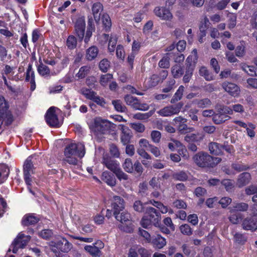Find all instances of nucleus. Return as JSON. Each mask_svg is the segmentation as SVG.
Listing matches in <instances>:
<instances>
[{
  "mask_svg": "<svg viewBox=\"0 0 257 257\" xmlns=\"http://www.w3.org/2000/svg\"><path fill=\"white\" fill-rule=\"evenodd\" d=\"M39 218L37 216L34 214L25 215L22 220V224L24 225H29L34 224L38 222Z\"/></svg>",
  "mask_w": 257,
  "mask_h": 257,
  "instance_id": "obj_27",
  "label": "nucleus"
},
{
  "mask_svg": "<svg viewBox=\"0 0 257 257\" xmlns=\"http://www.w3.org/2000/svg\"><path fill=\"white\" fill-rule=\"evenodd\" d=\"M242 227L245 230H256L257 229V214L245 218L242 221Z\"/></svg>",
  "mask_w": 257,
  "mask_h": 257,
  "instance_id": "obj_12",
  "label": "nucleus"
},
{
  "mask_svg": "<svg viewBox=\"0 0 257 257\" xmlns=\"http://www.w3.org/2000/svg\"><path fill=\"white\" fill-rule=\"evenodd\" d=\"M111 206L113 209L114 215L119 213L124 208V200L120 196H114L113 197Z\"/></svg>",
  "mask_w": 257,
  "mask_h": 257,
  "instance_id": "obj_17",
  "label": "nucleus"
},
{
  "mask_svg": "<svg viewBox=\"0 0 257 257\" xmlns=\"http://www.w3.org/2000/svg\"><path fill=\"white\" fill-rule=\"evenodd\" d=\"M139 148H142L145 150H148L152 144L149 143V142L145 139H141L139 142Z\"/></svg>",
  "mask_w": 257,
  "mask_h": 257,
  "instance_id": "obj_63",
  "label": "nucleus"
},
{
  "mask_svg": "<svg viewBox=\"0 0 257 257\" xmlns=\"http://www.w3.org/2000/svg\"><path fill=\"white\" fill-rule=\"evenodd\" d=\"M112 78V75L109 73H107L104 75H101L100 79V83L101 85L105 86H106L109 81Z\"/></svg>",
  "mask_w": 257,
  "mask_h": 257,
  "instance_id": "obj_55",
  "label": "nucleus"
},
{
  "mask_svg": "<svg viewBox=\"0 0 257 257\" xmlns=\"http://www.w3.org/2000/svg\"><path fill=\"white\" fill-rule=\"evenodd\" d=\"M74 24L75 33L81 41L84 38L85 30V17L82 16H77L75 20H73Z\"/></svg>",
  "mask_w": 257,
  "mask_h": 257,
  "instance_id": "obj_6",
  "label": "nucleus"
},
{
  "mask_svg": "<svg viewBox=\"0 0 257 257\" xmlns=\"http://www.w3.org/2000/svg\"><path fill=\"white\" fill-rule=\"evenodd\" d=\"M230 118V117L224 114L219 108H217V113L214 112L212 120L214 123L219 124Z\"/></svg>",
  "mask_w": 257,
  "mask_h": 257,
  "instance_id": "obj_20",
  "label": "nucleus"
},
{
  "mask_svg": "<svg viewBox=\"0 0 257 257\" xmlns=\"http://www.w3.org/2000/svg\"><path fill=\"white\" fill-rule=\"evenodd\" d=\"M90 70V67L88 66H84L81 67L78 72L76 74V77L78 79L84 78L88 73Z\"/></svg>",
  "mask_w": 257,
  "mask_h": 257,
  "instance_id": "obj_40",
  "label": "nucleus"
},
{
  "mask_svg": "<svg viewBox=\"0 0 257 257\" xmlns=\"http://www.w3.org/2000/svg\"><path fill=\"white\" fill-rule=\"evenodd\" d=\"M193 102L196 104L198 107L202 108L209 107L212 104L211 100L207 98L201 99H195Z\"/></svg>",
  "mask_w": 257,
  "mask_h": 257,
  "instance_id": "obj_34",
  "label": "nucleus"
},
{
  "mask_svg": "<svg viewBox=\"0 0 257 257\" xmlns=\"http://www.w3.org/2000/svg\"><path fill=\"white\" fill-rule=\"evenodd\" d=\"M77 44V41L75 36L73 35H70L68 36L66 42V45L69 49H74L76 47Z\"/></svg>",
  "mask_w": 257,
  "mask_h": 257,
  "instance_id": "obj_47",
  "label": "nucleus"
},
{
  "mask_svg": "<svg viewBox=\"0 0 257 257\" xmlns=\"http://www.w3.org/2000/svg\"><path fill=\"white\" fill-rule=\"evenodd\" d=\"M112 103L115 109L119 112H124L125 110V107L122 104L121 102L118 100H115L112 101Z\"/></svg>",
  "mask_w": 257,
  "mask_h": 257,
  "instance_id": "obj_56",
  "label": "nucleus"
},
{
  "mask_svg": "<svg viewBox=\"0 0 257 257\" xmlns=\"http://www.w3.org/2000/svg\"><path fill=\"white\" fill-rule=\"evenodd\" d=\"M221 183L227 192H231L234 186V181L233 180L224 179Z\"/></svg>",
  "mask_w": 257,
  "mask_h": 257,
  "instance_id": "obj_42",
  "label": "nucleus"
},
{
  "mask_svg": "<svg viewBox=\"0 0 257 257\" xmlns=\"http://www.w3.org/2000/svg\"><path fill=\"white\" fill-rule=\"evenodd\" d=\"M193 159L196 165L200 167H213L221 161V158L212 157L204 152L198 153Z\"/></svg>",
  "mask_w": 257,
  "mask_h": 257,
  "instance_id": "obj_2",
  "label": "nucleus"
},
{
  "mask_svg": "<svg viewBox=\"0 0 257 257\" xmlns=\"http://www.w3.org/2000/svg\"><path fill=\"white\" fill-rule=\"evenodd\" d=\"M145 215H147L148 218L152 219V220L154 222L159 217L160 213L154 208L149 207L147 208Z\"/></svg>",
  "mask_w": 257,
  "mask_h": 257,
  "instance_id": "obj_32",
  "label": "nucleus"
},
{
  "mask_svg": "<svg viewBox=\"0 0 257 257\" xmlns=\"http://www.w3.org/2000/svg\"><path fill=\"white\" fill-rule=\"evenodd\" d=\"M55 109V107L54 106L49 108L46 112L45 119L47 123L50 126L57 127L59 126V121Z\"/></svg>",
  "mask_w": 257,
  "mask_h": 257,
  "instance_id": "obj_15",
  "label": "nucleus"
},
{
  "mask_svg": "<svg viewBox=\"0 0 257 257\" xmlns=\"http://www.w3.org/2000/svg\"><path fill=\"white\" fill-rule=\"evenodd\" d=\"M171 53L167 54L165 56H164L162 59L159 61V65L161 68H168L170 66V62H169V56H171Z\"/></svg>",
  "mask_w": 257,
  "mask_h": 257,
  "instance_id": "obj_44",
  "label": "nucleus"
},
{
  "mask_svg": "<svg viewBox=\"0 0 257 257\" xmlns=\"http://www.w3.org/2000/svg\"><path fill=\"white\" fill-rule=\"evenodd\" d=\"M151 241L154 246L158 249L163 248L166 244L165 238L159 234H157L156 236L153 237Z\"/></svg>",
  "mask_w": 257,
  "mask_h": 257,
  "instance_id": "obj_26",
  "label": "nucleus"
},
{
  "mask_svg": "<svg viewBox=\"0 0 257 257\" xmlns=\"http://www.w3.org/2000/svg\"><path fill=\"white\" fill-rule=\"evenodd\" d=\"M114 216L116 219L119 221L121 223H128L130 224L131 215L128 212H123L120 215H119V213H117Z\"/></svg>",
  "mask_w": 257,
  "mask_h": 257,
  "instance_id": "obj_31",
  "label": "nucleus"
},
{
  "mask_svg": "<svg viewBox=\"0 0 257 257\" xmlns=\"http://www.w3.org/2000/svg\"><path fill=\"white\" fill-rule=\"evenodd\" d=\"M199 74L203 76L207 81H211L214 79V76L209 73L207 68L205 67H201L199 69Z\"/></svg>",
  "mask_w": 257,
  "mask_h": 257,
  "instance_id": "obj_39",
  "label": "nucleus"
},
{
  "mask_svg": "<svg viewBox=\"0 0 257 257\" xmlns=\"http://www.w3.org/2000/svg\"><path fill=\"white\" fill-rule=\"evenodd\" d=\"M85 153L84 145L82 143H71L64 151V161L71 165H76L77 158H82Z\"/></svg>",
  "mask_w": 257,
  "mask_h": 257,
  "instance_id": "obj_1",
  "label": "nucleus"
},
{
  "mask_svg": "<svg viewBox=\"0 0 257 257\" xmlns=\"http://www.w3.org/2000/svg\"><path fill=\"white\" fill-rule=\"evenodd\" d=\"M173 178L177 180L184 181L187 179L188 176L184 171L175 173L173 175Z\"/></svg>",
  "mask_w": 257,
  "mask_h": 257,
  "instance_id": "obj_54",
  "label": "nucleus"
},
{
  "mask_svg": "<svg viewBox=\"0 0 257 257\" xmlns=\"http://www.w3.org/2000/svg\"><path fill=\"white\" fill-rule=\"evenodd\" d=\"M91 9L94 19L96 23H98L103 9V6L100 3H95L93 4Z\"/></svg>",
  "mask_w": 257,
  "mask_h": 257,
  "instance_id": "obj_22",
  "label": "nucleus"
},
{
  "mask_svg": "<svg viewBox=\"0 0 257 257\" xmlns=\"http://www.w3.org/2000/svg\"><path fill=\"white\" fill-rule=\"evenodd\" d=\"M101 179L108 185L113 187L116 185V179L114 175L110 172L106 171L102 174Z\"/></svg>",
  "mask_w": 257,
  "mask_h": 257,
  "instance_id": "obj_23",
  "label": "nucleus"
},
{
  "mask_svg": "<svg viewBox=\"0 0 257 257\" xmlns=\"http://www.w3.org/2000/svg\"><path fill=\"white\" fill-rule=\"evenodd\" d=\"M153 221L152 219H149L147 215H145L143 217L141 221V224L144 228H148Z\"/></svg>",
  "mask_w": 257,
  "mask_h": 257,
  "instance_id": "obj_64",
  "label": "nucleus"
},
{
  "mask_svg": "<svg viewBox=\"0 0 257 257\" xmlns=\"http://www.w3.org/2000/svg\"><path fill=\"white\" fill-rule=\"evenodd\" d=\"M166 177V174L162 177H154L149 182L150 185L154 189H159L162 190V187L165 184L164 179Z\"/></svg>",
  "mask_w": 257,
  "mask_h": 257,
  "instance_id": "obj_19",
  "label": "nucleus"
},
{
  "mask_svg": "<svg viewBox=\"0 0 257 257\" xmlns=\"http://www.w3.org/2000/svg\"><path fill=\"white\" fill-rule=\"evenodd\" d=\"M209 150L211 154L219 155L222 153L223 146L215 142H212L209 144Z\"/></svg>",
  "mask_w": 257,
  "mask_h": 257,
  "instance_id": "obj_28",
  "label": "nucleus"
},
{
  "mask_svg": "<svg viewBox=\"0 0 257 257\" xmlns=\"http://www.w3.org/2000/svg\"><path fill=\"white\" fill-rule=\"evenodd\" d=\"M117 41V37L116 35L111 34L110 36L108 44V50L109 52H114L116 48V45Z\"/></svg>",
  "mask_w": 257,
  "mask_h": 257,
  "instance_id": "obj_35",
  "label": "nucleus"
},
{
  "mask_svg": "<svg viewBox=\"0 0 257 257\" xmlns=\"http://www.w3.org/2000/svg\"><path fill=\"white\" fill-rule=\"evenodd\" d=\"M102 22L103 26L106 31L109 30L111 26V21L109 15L107 14H104L102 17Z\"/></svg>",
  "mask_w": 257,
  "mask_h": 257,
  "instance_id": "obj_41",
  "label": "nucleus"
},
{
  "mask_svg": "<svg viewBox=\"0 0 257 257\" xmlns=\"http://www.w3.org/2000/svg\"><path fill=\"white\" fill-rule=\"evenodd\" d=\"M152 140L155 143H158L161 138V134L159 131H153L151 134Z\"/></svg>",
  "mask_w": 257,
  "mask_h": 257,
  "instance_id": "obj_62",
  "label": "nucleus"
},
{
  "mask_svg": "<svg viewBox=\"0 0 257 257\" xmlns=\"http://www.w3.org/2000/svg\"><path fill=\"white\" fill-rule=\"evenodd\" d=\"M85 250L89 252L93 257H99L101 254L100 250L95 245H86Z\"/></svg>",
  "mask_w": 257,
  "mask_h": 257,
  "instance_id": "obj_33",
  "label": "nucleus"
},
{
  "mask_svg": "<svg viewBox=\"0 0 257 257\" xmlns=\"http://www.w3.org/2000/svg\"><path fill=\"white\" fill-rule=\"evenodd\" d=\"M198 59L197 51L196 49L193 50L191 52V54L189 55L187 58V61L190 63L189 66L186 69L185 74L183 78V81L184 83H188L193 75V72L194 70L193 67L192 66L191 63H196Z\"/></svg>",
  "mask_w": 257,
  "mask_h": 257,
  "instance_id": "obj_5",
  "label": "nucleus"
},
{
  "mask_svg": "<svg viewBox=\"0 0 257 257\" xmlns=\"http://www.w3.org/2000/svg\"><path fill=\"white\" fill-rule=\"evenodd\" d=\"M124 170L128 173H132L134 170V165L130 158L126 159L122 165Z\"/></svg>",
  "mask_w": 257,
  "mask_h": 257,
  "instance_id": "obj_50",
  "label": "nucleus"
},
{
  "mask_svg": "<svg viewBox=\"0 0 257 257\" xmlns=\"http://www.w3.org/2000/svg\"><path fill=\"white\" fill-rule=\"evenodd\" d=\"M102 163L108 169L113 173L120 167L119 164L117 161L112 160L110 158L103 157Z\"/></svg>",
  "mask_w": 257,
  "mask_h": 257,
  "instance_id": "obj_21",
  "label": "nucleus"
},
{
  "mask_svg": "<svg viewBox=\"0 0 257 257\" xmlns=\"http://www.w3.org/2000/svg\"><path fill=\"white\" fill-rule=\"evenodd\" d=\"M113 173L119 181L127 180L128 179V175L124 173L120 167Z\"/></svg>",
  "mask_w": 257,
  "mask_h": 257,
  "instance_id": "obj_52",
  "label": "nucleus"
},
{
  "mask_svg": "<svg viewBox=\"0 0 257 257\" xmlns=\"http://www.w3.org/2000/svg\"><path fill=\"white\" fill-rule=\"evenodd\" d=\"M144 251L145 249L143 248H139L137 246H134L130 249L128 257H138V251L142 253Z\"/></svg>",
  "mask_w": 257,
  "mask_h": 257,
  "instance_id": "obj_45",
  "label": "nucleus"
},
{
  "mask_svg": "<svg viewBox=\"0 0 257 257\" xmlns=\"http://www.w3.org/2000/svg\"><path fill=\"white\" fill-rule=\"evenodd\" d=\"M247 237L243 233L237 232L233 235V240L236 244L243 245L247 241Z\"/></svg>",
  "mask_w": 257,
  "mask_h": 257,
  "instance_id": "obj_30",
  "label": "nucleus"
},
{
  "mask_svg": "<svg viewBox=\"0 0 257 257\" xmlns=\"http://www.w3.org/2000/svg\"><path fill=\"white\" fill-rule=\"evenodd\" d=\"M49 245L52 251L55 254L60 253V251L67 253L71 250L72 247V244L63 237L57 240L50 241Z\"/></svg>",
  "mask_w": 257,
  "mask_h": 257,
  "instance_id": "obj_3",
  "label": "nucleus"
},
{
  "mask_svg": "<svg viewBox=\"0 0 257 257\" xmlns=\"http://www.w3.org/2000/svg\"><path fill=\"white\" fill-rule=\"evenodd\" d=\"M248 205L244 202L234 203L229 208L230 213H233L237 211L244 212L247 210Z\"/></svg>",
  "mask_w": 257,
  "mask_h": 257,
  "instance_id": "obj_24",
  "label": "nucleus"
},
{
  "mask_svg": "<svg viewBox=\"0 0 257 257\" xmlns=\"http://www.w3.org/2000/svg\"><path fill=\"white\" fill-rule=\"evenodd\" d=\"M98 53V48L96 46H91L86 50V58L88 60H92L97 57Z\"/></svg>",
  "mask_w": 257,
  "mask_h": 257,
  "instance_id": "obj_29",
  "label": "nucleus"
},
{
  "mask_svg": "<svg viewBox=\"0 0 257 257\" xmlns=\"http://www.w3.org/2000/svg\"><path fill=\"white\" fill-rule=\"evenodd\" d=\"M33 163L31 161V157H29L25 161L24 165V180L26 184L28 186V188L29 189L30 192L33 194H34V192L29 188V187L31 185L32 180L30 177L31 174L33 173Z\"/></svg>",
  "mask_w": 257,
  "mask_h": 257,
  "instance_id": "obj_8",
  "label": "nucleus"
},
{
  "mask_svg": "<svg viewBox=\"0 0 257 257\" xmlns=\"http://www.w3.org/2000/svg\"><path fill=\"white\" fill-rule=\"evenodd\" d=\"M173 121V124L177 126L179 132L182 133L190 132L194 130L193 127H187L186 124L187 119L181 116L175 117Z\"/></svg>",
  "mask_w": 257,
  "mask_h": 257,
  "instance_id": "obj_14",
  "label": "nucleus"
},
{
  "mask_svg": "<svg viewBox=\"0 0 257 257\" xmlns=\"http://www.w3.org/2000/svg\"><path fill=\"white\" fill-rule=\"evenodd\" d=\"M110 66V63L106 59H102L99 64L100 69L103 72L107 71Z\"/></svg>",
  "mask_w": 257,
  "mask_h": 257,
  "instance_id": "obj_53",
  "label": "nucleus"
},
{
  "mask_svg": "<svg viewBox=\"0 0 257 257\" xmlns=\"http://www.w3.org/2000/svg\"><path fill=\"white\" fill-rule=\"evenodd\" d=\"M121 133L120 135L121 142L123 145H127L132 137L131 130L126 126L121 124Z\"/></svg>",
  "mask_w": 257,
  "mask_h": 257,
  "instance_id": "obj_18",
  "label": "nucleus"
},
{
  "mask_svg": "<svg viewBox=\"0 0 257 257\" xmlns=\"http://www.w3.org/2000/svg\"><path fill=\"white\" fill-rule=\"evenodd\" d=\"M111 126V123L100 117H96L89 124L90 129L96 134H105Z\"/></svg>",
  "mask_w": 257,
  "mask_h": 257,
  "instance_id": "obj_4",
  "label": "nucleus"
},
{
  "mask_svg": "<svg viewBox=\"0 0 257 257\" xmlns=\"http://www.w3.org/2000/svg\"><path fill=\"white\" fill-rule=\"evenodd\" d=\"M154 13L162 20L171 21L173 18V15L170 11L164 7H156L154 10Z\"/></svg>",
  "mask_w": 257,
  "mask_h": 257,
  "instance_id": "obj_11",
  "label": "nucleus"
},
{
  "mask_svg": "<svg viewBox=\"0 0 257 257\" xmlns=\"http://www.w3.org/2000/svg\"><path fill=\"white\" fill-rule=\"evenodd\" d=\"M124 99L127 104L136 109L146 110L149 109V106L147 104H141L137 97L131 95L125 96Z\"/></svg>",
  "mask_w": 257,
  "mask_h": 257,
  "instance_id": "obj_10",
  "label": "nucleus"
},
{
  "mask_svg": "<svg viewBox=\"0 0 257 257\" xmlns=\"http://www.w3.org/2000/svg\"><path fill=\"white\" fill-rule=\"evenodd\" d=\"M222 86L226 92L233 97H237L239 94L240 88L234 83L224 82L222 83Z\"/></svg>",
  "mask_w": 257,
  "mask_h": 257,
  "instance_id": "obj_16",
  "label": "nucleus"
},
{
  "mask_svg": "<svg viewBox=\"0 0 257 257\" xmlns=\"http://www.w3.org/2000/svg\"><path fill=\"white\" fill-rule=\"evenodd\" d=\"M82 94L87 99L93 100L97 104L101 106H104L105 104V102L104 99L98 96L96 93L88 89H84L82 90Z\"/></svg>",
  "mask_w": 257,
  "mask_h": 257,
  "instance_id": "obj_13",
  "label": "nucleus"
},
{
  "mask_svg": "<svg viewBox=\"0 0 257 257\" xmlns=\"http://www.w3.org/2000/svg\"><path fill=\"white\" fill-rule=\"evenodd\" d=\"M209 24L208 19L206 17H204L199 27L200 32L201 33L202 37L206 36V30L208 28Z\"/></svg>",
  "mask_w": 257,
  "mask_h": 257,
  "instance_id": "obj_49",
  "label": "nucleus"
},
{
  "mask_svg": "<svg viewBox=\"0 0 257 257\" xmlns=\"http://www.w3.org/2000/svg\"><path fill=\"white\" fill-rule=\"evenodd\" d=\"M182 106L183 104L181 102H179L176 105H168L157 111V113L161 116H171L179 113Z\"/></svg>",
  "mask_w": 257,
  "mask_h": 257,
  "instance_id": "obj_7",
  "label": "nucleus"
},
{
  "mask_svg": "<svg viewBox=\"0 0 257 257\" xmlns=\"http://www.w3.org/2000/svg\"><path fill=\"white\" fill-rule=\"evenodd\" d=\"M202 137L199 133L189 134L185 137V140L187 142H198L201 140Z\"/></svg>",
  "mask_w": 257,
  "mask_h": 257,
  "instance_id": "obj_43",
  "label": "nucleus"
},
{
  "mask_svg": "<svg viewBox=\"0 0 257 257\" xmlns=\"http://www.w3.org/2000/svg\"><path fill=\"white\" fill-rule=\"evenodd\" d=\"M116 55L121 60H123L125 57V51L123 46L118 45L116 48Z\"/></svg>",
  "mask_w": 257,
  "mask_h": 257,
  "instance_id": "obj_57",
  "label": "nucleus"
},
{
  "mask_svg": "<svg viewBox=\"0 0 257 257\" xmlns=\"http://www.w3.org/2000/svg\"><path fill=\"white\" fill-rule=\"evenodd\" d=\"M30 239V236L25 235L22 232L20 233L11 245V247L13 248V252L16 253L19 248H24Z\"/></svg>",
  "mask_w": 257,
  "mask_h": 257,
  "instance_id": "obj_9",
  "label": "nucleus"
},
{
  "mask_svg": "<svg viewBox=\"0 0 257 257\" xmlns=\"http://www.w3.org/2000/svg\"><path fill=\"white\" fill-rule=\"evenodd\" d=\"M184 87L183 85H181L178 88L177 91L174 94L173 98L171 100L172 103H175L176 102L180 100L183 96V92L184 91Z\"/></svg>",
  "mask_w": 257,
  "mask_h": 257,
  "instance_id": "obj_37",
  "label": "nucleus"
},
{
  "mask_svg": "<svg viewBox=\"0 0 257 257\" xmlns=\"http://www.w3.org/2000/svg\"><path fill=\"white\" fill-rule=\"evenodd\" d=\"M33 79H35V73L32 69V65L29 64L26 72V81L29 82Z\"/></svg>",
  "mask_w": 257,
  "mask_h": 257,
  "instance_id": "obj_59",
  "label": "nucleus"
},
{
  "mask_svg": "<svg viewBox=\"0 0 257 257\" xmlns=\"http://www.w3.org/2000/svg\"><path fill=\"white\" fill-rule=\"evenodd\" d=\"M251 179L250 173L244 172L240 174L237 180V184L239 187H242L248 184Z\"/></svg>",
  "mask_w": 257,
  "mask_h": 257,
  "instance_id": "obj_25",
  "label": "nucleus"
},
{
  "mask_svg": "<svg viewBox=\"0 0 257 257\" xmlns=\"http://www.w3.org/2000/svg\"><path fill=\"white\" fill-rule=\"evenodd\" d=\"M172 74L174 78H178L182 76L183 73V67L179 64L173 66L171 69Z\"/></svg>",
  "mask_w": 257,
  "mask_h": 257,
  "instance_id": "obj_36",
  "label": "nucleus"
},
{
  "mask_svg": "<svg viewBox=\"0 0 257 257\" xmlns=\"http://www.w3.org/2000/svg\"><path fill=\"white\" fill-rule=\"evenodd\" d=\"M92 20L89 19L88 22V27L84 37V42L85 43H87L89 41L90 38L92 36V31L94 30V27L92 26Z\"/></svg>",
  "mask_w": 257,
  "mask_h": 257,
  "instance_id": "obj_38",
  "label": "nucleus"
},
{
  "mask_svg": "<svg viewBox=\"0 0 257 257\" xmlns=\"http://www.w3.org/2000/svg\"><path fill=\"white\" fill-rule=\"evenodd\" d=\"M231 201L232 199L230 197H223L220 199L218 203L222 208H225L231 203Z\"/></svg>",
  "mask_w": 257,
  "mask_h": 257,
  "instance_id": "obj_61",
  "label": "nucleus"
},
{
  "mask_svg": "<svg viewBox=\"0 0 257 257\" xmlns=\"http://www.w3.org/2000/svg\"><path fill=\"white\" fill-rule=\"evenodd\" d=\"M180 230L182 233L186 235H190L192 234V230L190 226L187 224L182 225L180 227Z\"/></svg>",
  "mask_w": 257,
  "mask_h": 257,
  "instance_id": "obj_58",
  "label": "nucleus"
},
{
  "mask_svg": "<svg viewBox=\"0 0 257 257\" xmlns=\"http://www.w3.org/2000/svg\"><path fill=\"white\" fill-rule=\"evenodd\" d=\"M38 71L39 73L43 76H48L50 74V70L49 67L43 63H41L38 67Z\"/></svg>",
  "mask_w": 257,
  "mask_h": 257,
  "instance_id": "obj_48",
  "label": "nucleus"
},
{
  "mask_svg": "<svg viewBox=\"0 0 257 257\" xmlns=\"http://www.w3.org/2000/svg\"><path fill=\"white\" fill-rule=\"evenodd\" d=\"M228 219L232 224H238L242 219V215L240 213L233 212L230 215Z\"/></svg>",
  "mask_w": 257,
  "mask_h": 257,
  "instance_id": "obj_46",
  "label": "nucleus"
},
{
  "mask_svg": "<svg viewBox=\"0 0 257 257\" xmlns=\"http://www.w3.org/2000/svg\"><path fill=\"white\" fill-rule=\"evenodd\" d=\"M5 119L7 124H11L13 121V115L8 109L5 110L4 113L3 115V120Z\"/></svg>",
  "mask_w": 257,
  "mask_h": 257,
  "instance_id": "obj_60",
  "label": "nucleus"
},
{
  "mask_svg": "<svg viewBox=\"0 0 257 257\" xmlns=\"http://www.w3.org/2000/svg\"><path fill=\"white\" fill-rule=\"evenodd\" d=\"M160 81H161V79L159 76L157 74H153L148 81V85L149 87L155 86Z\"/></svg>",
  "mask_w": 257,
  "mask_h": 257,
  "instance_id": "obj_51",
  "label": "nucleus"
}]
</instances>
